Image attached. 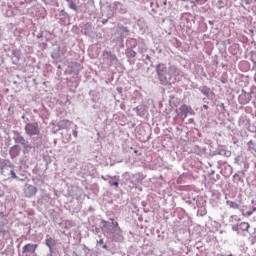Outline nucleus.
<instances>
[{
  "label": "nucleus",
  "mask_w": 256,
  "mask_h": 256,
  "mask_svg": "<svg viewBox=\"0 0 256 256\" xmlns=\"http://www.w3.org/2000/svg\"><path fill=\"white\" fill-rule=\"evenodd\" d=\"M125 38H123V36H114L112 38V43H114V47L116 49V51L119 53V51H121V49H125Z\"/></svg>",
  "instance_id": "16"
},
{
  "label": "nucleus",
  "mask_w": 256,
  "mask_h": 256,
  "mask_svg": "<svg viewBox=\"0 0 256 256\" xmlns=\"http://www.w3.org/2000/svg\"><path fill=\"white\" fill-rule=\"evenodd\" d=\"M207 1H209V0H196V3H197V5H205V3H207Z\"/></svg>",
  "instance_id": "50"
},
{
  "label": "nucleus",
  "mask_w": 256,
  "mask_h": 256,
  "mask_svg": "<svg viewBox=\"0 0 256 256\" xmlns=\"http://www.w3.org/2000/svg\"><path fill=\"white\" fill-rule=\"evenodd\" d=\"M251 99H253V96H251V93L249 92H243L239 96V102L241 103V105H247L251 102Z\"/></svg>",
  "instance_id": "25"
},
{
  "label": "nucleus",
  "mask_w": 256,
  "mask_h": 256,
  "mask_svg": "<svg viewBox=\"0 0 256 256\" xmlns=\"http://www.w3.org/2000/svg\"><path fill=\"white\" fill-rule=\"evenodd\" d=\"M72 135H73V137L77 138V135H78L77 130H73V131H72Z\"/></svg>",
  "instance_id": "55"
},
{
  "label": "nucleus",
  "mask_w": 256,
  "mask_h": 256,
  "mask_svg": "<svg viewBox=\"0 0 256 256\" xmlns=\"http://www.w3.org/2000/svg\"><path fill=\"white\" fill-rule=\"evenodd\" d=\"M37 247H39V244H32L28 243L22 247V253L27 255H35V251H37Z\"/></svg>",
  "instance_id": "18"
},
{
  "label": "nucleus",
  "mask_w": 256,
  "mask_h": 256,
  "mask_svg": "<svg viewBox=\"0 0 256 256\" xmlns=\"http://www.w3.org/2000/svg\"><path fill=\"white\" fill-rule=\"evenodd\" d=\"M60 21L63 23V25H65V23H67V21H69V14H67V12H65V10H61L60 12Z\"/></svg>",
  "instance_id": "36"
},
{
  "label": "nucleus",
  "mask_w": 256,
  "mask_h": 256,
  "mask_svg": "<svg viewBox=\"0 0 256 256\" xmlns=\"http://www.w3.org/2000/svg\"><path fill=\"white\" fill-rule=\"evenodd\" d=\"M110 9V17H113L115 13H120V15H125L127 13V7L123 5L121 2L115 1L109 5Z\"/></svg>",
  "instance_id": "8"
},
{
  "label": "nucleus",
  "mask_w": 256,
  "mask_h": 256,
  "mask_svg": "<svg viewBox=\"0 0 256 256\" xmlns=\"http://www.w3.org/2000/svg\"><path fill=\"white\" fill-rule=\"evenodd\" d=\"M101 179H103V181H109V177H107V176H101Z\"/></svg>",
  "instance_id": "56"
},
{
  "label": "nucleus",
  "mask_w": 256,
  "mask_h": 256,
  "mask_svg": "<svg viewBox=\"0 0 256 256\" xmlns=\"http://www.w3.org/2000/svg\"><path fill=\"white\" fill-rule=\"evenodd\" d=\"M223 256H233V254H227V255H223Z\"/></svg>",
  "instance_id": "64"
},
{
  "label": "nucleus",
  "mask_w": 256,
  "mask_h": 256,
  "mask_svg": "<svg viewBox=\"0 0 256 256\" xmlns=\"http://www.w3.org/2000/svg\"><path fill=\"white\" fill-rule=\"evenodd\" d=\"M169 75H170V81H171V78L173 77L176 83H179V81L183 79V71H181V69H179L175 65H172L169 67Z\"/></svg>",
  "instance_id": "11"
},
{
  "label": "nucleus",
  "mask_w": 256,
  "mask_h": 256,
  "mask_svg": "<svg viewBox=\"0 0 256 256\" xmlns=\"http://www.w3.org/2000/svg\"><path fill=\"white\" fill-rule=\"evenodd\" d=\"M237 49H239V45L233 44L230 48L229 51L232 53V55H237Z\"/></svg>",
  "instance_id": "42"
},
{
  "label": "nucleus",
  "mask_w": 256,
  "mask_h": 256,
  "mask_svg": "<svg viewBox=\"0 0 256 256\" xmlns=\"http://www.w3.org/2000/svg\"><path fill=\"white\" fill-rule=\"evenodd\" d=\"M233 181H234V183H243V177H241V175L235 173L233 175Z\"/></svg>",
  "instance_id": "40"
},
{
  "label": "nucleus",
  "mask_w": 256,
  "mask_h": 256,
  "mask_svg": "<svg viewBox=\"0 0 256 256\" xmlns=\"http://www.w3.org/2000/svg\"><path fill=\"white\" fill-rule=\"evenodd\" d=\"M15 169V164L11 163V160H3L0 167V173L4 177H9V171Z\"/></svg>",
  "instance_id": "12"
},
{
  "label": "nucleus",
  "mask_w": 256,
  "mask_h": 256,
  "mask_svg": "<svg viewBox=\"0 0 256 256\" xmlns=\"http://www.w3.org/2000/svg\"><path fill=\"white\" fill-rule=\"evenodd\" d=\"M14 9L17 11L23 12L25 9H27V5L25 4L24 0H10Z\"/></svg>",
  "instance_id": "21"
},
{
  "label": "nucleus",
  "mask_w": 256,
  "mask_h": 256,
  "mask_svg": "<svg viewBox=\"0 0 256 256\" xmlns=\"http://www.w3.org/2000/svg\"><path fill=\"white\" fill-rule=\"evenodd\" d=\"M83 251H84L85 255H89V251H91V250L89 249V247L83 245Z\"/></svg>",
  "instance_id": "51"
},
{
  "label": "nucleus",
  "mask_w": 256,
  "mask_h": 256,
  "mask_svg": "<svg viewBox=\"0 0 256 256\" xmlns=\"http://www.w3.org/2000/svg\"><path fill=\"white\" fill-rule=\"evenodd\" d=\"M11 58L13 65H19V61L21 60V50L12 49L11 50Z\"/></svg>",
  "instance_id": "23"
},
{
  "label": "nucleus",
  "mask_w": 256,
  "mask_h": 256,
  "mask_svg": "<svg viewBox=\"0 0 256 256\" xmlns=\"http://www.w3.org/2000/svg\"><path fill=\"white\" fill-rule=\"evenodd\" d=\"M9 155L11 159H17V157L21 155V146L19 145L12 146L9 150Z\"/></svg>",
  "instance_id": "26"
},
{
  "label": "nucleus",
  "mask_w": 256,
  "mask_h": 256,
  "mask_svg": "<svg viewBox=\"0 0 256 256\" xmlns=\"http://www.w3.org/2000/svg\"><path fill=\"white\" fill-rule=\"evenodd\" d=\"M156 6H157V7H167V0H159V1L156 3Z\"/></svg>",
  "instance_id": "45"
},
{
  "label": "nucleus",
  "mask_w": 256,
  "mask_h": 256,
  "mask_svg": "<svg viewBox=\"0 0 256 256\" xmlns=\"http://www.w3.org/2000/svg\"><path fill=\"white\" fill-rule=\"evenodd\" d=\"M45 245L48 247L50 253H53V249H55V246L57 245V241L55 238L51 237V235H46L45 238Z\"/></svg>",
  "instance_id": "20"
},
{
  "label": "nucleus",
  "mask_w": 256,
  "mask_h": 256,
  "mask_svg": "<svg viewBox=\"0 0 256 256\" xmlns=\"http://www.w3.org/2000/svg\"><path fill=\"white\" fill-rule=\"evenodd\" d=\"M183 201L187 205H192L194 210L198 209L197 217H205V215H207V201H205L203 197L188 195L183 198Z\"/></svg>",
  "instance_id": "2"
},
{
  "label": "nucleus",
  "mask_w": 256,
  "mask_h": 256,
  "mask_svg": "<svg viewBox=\"0 0 256 256\" xmlns=\"http://www.w3.org/2000/svg\"><path fill=\"white\" fill-rule=\"evenodd\" d=\"M125 55H126L128 63L130 65H135V61H137L135 59V57H137V52L133 49L126 48L125 49Z\"/></svg>",
  "instance_id": "19"
},
{
  "label": "nucleus",
  "mask_w": 256,
  "mask_h": 256,
  "mask_svg": "<svg viewBox=\"0 0 256 256\" xmlns=\"http://www.w3.org/2000/svg\"><path fill=\"white\" fill-rule=\"evenodd\" d=\"M13 135H14L13 141H14L15 145L22 147L23 155H29V153L31 152V149H33V145H31V143H29V140L25 139L21 135V132L14 130Z\"/></svg>",
  "instance_id": "3"
},
{
  "label": "nucleus",
  "mask_w": 256,
  "mask_h": 256,
  "mask_svg": "<svg viewBox=\"0 0 256 256\" xmlns=\"http://www.w3.org/2000/svg\"><path fill=\"white\" fill-rule=\"evenodd\" d=\"M154 5H155V3H153V2L150 3V7H151L152 11H153L154 13H157V11L155 10V8H153Z\"/></svg>",
  "instance_id": "54"
},
{
  "label": "nucleus",
  "mask_w": 256,
  "mask_h": 256,
  "mask_svg": "<svg viewBox=\"0 0 256 256\" xmlns=\"http://www.w3.org/2000/svg\"><path fill=\"white\" fill-rule=\"evenodd\" d=\"M43 1V3H45V5H53V6H55V5H57V0H42Z\"/></svg>",
  "instance_id": "46"
},
{
  "label": "nucleus",
  "mask_w": 256,
  "mask_h": 256,
  "mask_svg": "<svg viewBox=\"0 0 256 256\" xmlns=\"http://www.w3.org/2000/svg\"><path fill=\"white\" fill-rule=\"evenodd\" d=\"M66 54H67V46L64 44H61L53 48L51 57L53 61H56V63H61L62 61H65Z\"/></svg>",
  "instance_id": "5"
},
{
  "label": "nucleus",
  "mask_w": 256,
  "mask_h": 256,
  "mask_svg": "<svg viewBox=\"0 0 256 256\" xmlns=\"http://www.w3.org/2000/svg\"><path fill=\"white\" fill-rule=\"evenodd\" d=\"M129 36V28L125 26H119L118 28V37H122L125 39V37Z\"/></svg>",
  "instance_id": "31"
},
{
  "label": "nucleus",
  "mask_w": 256,
  "mask_h": 256,
  "mask_svg": "<svg viewBox=\"0 0 256 256\" xmlns=\"http://www.w3.org/2000/svg\"><path fill=\"white\" fill-rule=\"evenodd\" d=\"M69 73L70 75L74 73V75H78L79 74V69H76V70H73L71 68H68L66 71H65V74Z\"/></svg>",
  "instance_id": "47"
},
{
  "label": "nucleus",
  "mask_w": 256,
  "mask_h": 256,
  "mask_svg": "<svg viewBox=\"0 0 256 256\" xmlns=\"http://www.w3.org/2000/svg\"><path fill=\"white\" fill-rule=\"evenodd\" d=\"M133 111H135L138 117H145V115H147V110H145L143 106H137L133 108Z\"/></svg>",
  "instance_id": "33"
},
{
  "label": "nucleus",
  "mask_w": 256,
  "mask_h": 256,
  "mask_svg": "<svg viewBox=\"0 0 256 256\" xmlns=\"http://www.w3.org/2000/svg\"><path fill=\"white\" fill-rule=\"evenodd\" d=\"M102 232L106 237L112 238L114 243H123L125 236H123V230L119 227V222L115 219L101 220Z\"/></svg>",
  "instance_id": "1"
},
{
  "label": "nucleus",
  "mask_w": 256,
  "mask_h": 256,
  "mask_svg": "<svg viewBox=\"0 0 256 256\" xmlns=\"http://www.w3.org/2000/svg\"><path fill=\"white\" fill-rule=\"evenodd\" d=\"M212 157L217 155H222L223 157H229L231 155V151L226 150L223 146H219L216 150L211 152Z\"/></svg>",
  "instance_id": "22"
},
{
  "label": "nucleus",
  "mask_w": 256,
  "mask_h": 256,
  "mask_svg": "<svg viewBox=\"0 0 256 256\" xmlns=\"http://www.w3.org/2000/svg\"><path fill=\"white\" fill-rule=\"evenodd\" d=\"M203 109H205V110L207 111V109H209V105L204 104V105H203Z\"/></svg>",
  "instance_id": "61"
},
{
  "label": "nucleus",
  "mask_w": 256,
  "mask_h": 256,
  "mask_svg": "<svg viewBox=\"0 0 256 256\" xmlns=\"http://www.w3.org/2000/svg\"><path fill=\"white\" fill-rule=\"evenodd\" d=\"M108 177V183L110 185V187H115L117 189V187H119V176L117 175H114V176H110V175H107Z\"/></svg>",
  "instance_id": "29"
},
{
  "label": "nucleus",
  "mask_w": 256,
  "mask_h": 256,
  "mask_svg": "<svg viewBox=\"0 0 256 256\" xmlns=\"http://www.w3.org/2000/svg\"><path fill=\"white\" fill-rule=\"evenodd\" d=\"M36 38H37V39H41V38H43V33H39V34H37Z\"/></svg>",
  "instance_id": "57"
},
{
  "label": "nucleus",
  "mask_w": 256,
  "mask_h": 256,
  "mask_svg": "<svg viewBox=\"0 0 256 256\" xmlns=\"http://www.w3.org/2000/svg\"><path fill=\"white\" fill-rule=\"evenodd\" d=\"M199 91L202 95L207 97V99H209V101H214L215 92H213V90H211V88H209L208 86H202L199 88Z\"/></svg>",
  "instance_id": "17"
},
{
  "label": "nucleus",
  "mask_w": 256,
  "mask_h": 256,
  "mask_svg": "<svg viewBox=\"0 0 256 256\" xmlns=\"http://www.w3.org/2000/svg\"><path fill=\"white\" fill-rule=\"evenodd\" d=\"M255 211H256V206H252L247 211L243 210L242 215H243V217H251V215H253V213H255Z\"/></svg>",
  "instance_id": "37"
},
{
  "label": "nucleus",
  "mask_w": 256,
  "mask_h": 256,
  "mask_svg": "<svg viewBox=\"0 0 256 256\" xmlns=\"http://www.w3.org/2000/svg\"><path fill=\"white\" fill-rule=\"evenodd\" d=\"M24 51H25V53H33V47H31V46H25L24 47Z\"/></svg>",
  "instance_id": "49"
},
{
  "label": "nucleus",
  "mask_w": 256,
  "mask_h": 256,
  "mask_svg": "<svg viewBox=\"0 0 256 256\" xmlns=\"http://www.w3.org/2000/svg\"><path fill=\"white\" fill-rule=\"evenodd\" d=\"M96 246L98 247V249H104V251H111V248L109 247V245H107V243H105L103 238L97 240Z\"/></svg>",
  "instance_id": "32"
},
{
  "label": "nucleus",
  "mask_w": 256,
  "mask_h": 256,
  "mask_svg": "<svg viewBox=\"0 0 256 256\" xmlns=\"http://www.w3.org/2000/svg\"><path fill=\"white\" fill-rule=\"evenodd\" d=\"M251 203H252V205H254V207L256 206V201L255 200H252Z\"/></svg>",
  "instance_id": "63"
},
{
  "label": "nucleus",
  "mask_w": 256,
  "mask_h": 256,
  "mask_svg": "<svg viewBox=\"0 0 256 256\" xmlns=\"http://www.w3.org/2000/svg\"><path fill=\"white\" fill-rule=\"evenodd\" d=\"M116 91H117L118 93H123V88L118 87V88L116 89Z\"/></svg>",
  "instance_id": "58"
},
{
  "label": "nucleus",
  "mask_w": 256,
  "mask_h": 256,
  "mask_svg": "<svg viewBox=\"0 0 256 256\" xmlns=\"http://www.w3.org/2000/svg\"><path fill=\"white\" fill-rule=\"evenodd\" d=\"M68 4L69 9L75 11V13H79V7H77V3L73 2L72 0H65Z\"/></svg>",
  "instance_id": "35"
},
{
  "label": "nucleus",
  "mask_w": 256,
  "mask_h": 256,
  "mask_svg": "<svg viewBox=\"0 0 256 256\" xmlns=\"http://www.w3.org/2000/svg\"><path fill=\"white\" fill-rule=\"evenodd\" d=\"M231 219H232L233 221H241V218H239V216H237V215H232V216H231Z\"/></svg>",
  "instance_id": "52"
},
{
  "label": "nucleus",
  "mask_w": 256,
  "mask_h": 256,
  "mask_svg": "<svg viewBox=\"0 0 256 256\" xmlns=\"http://www.w3.org/2000/svg\"><path fill=\"white\" fill-rule=\"evenodd\" d=\"M136 47L138 48V53H141V55L147 53V44L145 43V40L138 39Z\"/></svg>",
  "instance_id": "28"
},
{
  "label": "nucleus",
  "mask_w": 256,
  "mask_h": 256,
  "mask_svg": "<svg viewBox=\"0 0 256 256\" xmlns=\"http://www.w3.org/2000/svg\"><path fill=\"white\" fill-rule=\"evenodd\" d=\"M57 129L54 130V133H57L58 131H63V129H69L71 127V121L69 120H60L57 124Z\"/></svg>",
  "instance_id": "27"
},
{
  "label": "nucleus",
  "mask_w": 256,
  "mask_h": 256,
  "mask_svg": "<svg viewBox=\"0 0 256 256\" xmlns=\"http://www.w3.org/2000/svg\"><path fill=\"white\" fill-rule=\"evenodd\" d=\"M176 113L180 117V119H187L188 115H195V111H193V108L187 104H183L181 107L176 109Z\"/></svg>",
  "instance_id": "9"
},
{
  "label": "nucleus",
  "mask_w": 256,
  "mask_h": 256,
  "mask_svg": "<svg viewBox=\"0 0 256 256\" xmlns=\"http://www.w3.org/2000/svg\"><path fill=\"white\" fill-rule=\"evenodd\" d=\"M143 179H145V175H143V173L141 172L132 174L131 176L132 185H139V183H143Z\"/></svg>",
  "instance_id": "24"
},
{
  "label": "nucleus",
  "mask_w": 256,
  "mask_h": 256,
  "mask_svg": "<svg viewBox=\"0 0 256 256\" xmlns=\"http://www.w3.org/2000/svg\"><path fill=\"white\" fill-rule=\"evenodd\" d=\"M138 42L139 40L135 38H128L125 43L126 49H135V47H137Z\"/></svg>",
  "instance_id": "30"
},
{
  "label": "nucleus",
  "mask_w": 256,
  "mask_h": 256,
  "mask_svg": "<svg viewBox=\"0 0 256 256\" xmlns=\"http://www.w3.org/2000/svg\"><path fill=\"white\" fill-rule=\"evenodd\" d=\"M21 119H23V122L25 123V121H27V119H29V118H27V117L25 116V114H24V115H22Z\"/></svg>",
  "instance_id": "59"
},
{
  "label": "nucleus",
  "mask_w": 256,
  "mask_h": 256,
  "mask_svg": "<svg viewBox=\"0 0 256 256\" xmlns=\"http://www.w3.org/2000/svg\"><path fill=\"white\" fill-rule=\"evenodd\" d=\"M143 61H145L146 65H149L151 63V67H153V61H151V56L149 54L143 55Z\"/></svg>",
  "instance_id": "41"
},
{
  "label": "nucleus",
  "mask_w": 256,
  "mask_h": 256,
  "mask_svg": "<svg viewBox=\"0 0 256 256\" xmlns=\"http://www.w3.org/2000/svg\"><path fill=\"white\" fill-rule=\"evenodd\" d=\"M156 74L160 85L167 87V85L171 84L169 68H167V65L163 63L156 65Z\"/></svg>",
  "instance_id": "4"
},
{
  "label": "nucleus",
  "mask_w": 256,
  "mask_h": 256,
  "mask_svg": "<svg viewBox=\"0 0 256 256\" xmlns=\"http://www.w3.org/2000/svg\"><path fill=\"white\" fill-rule=\"evenodd\" d=\"M108 21H109V20H107V19H103V20H102V24H103V25H107V22H108Z\"/></svg>",
  "instance_id": "60"
},
{
  "label": "nucleus",
  "mask_w": 256,
  "mask_h": 256,
  "mask_svg": "<svg viewBox=\"0 0 256 256\" xmlns=\"http://www.w3.org/2000/svg\"><path fill=\"white\" fill-rule=\"evenodd\" d=\"M71 227H73V221L67 220L65 222V229H71Z\"/></svg>",
  "instance_id": "48"
},
{
  "label": "nucleus",
  "mask_w": 256,
  "mask_h": 256,
  "mask_svg": "<svg viewBox=\"0 0 256 256\" xmlns=\"http://www.w3.org/2000/svg\"><path fill=\"white\" fill-rule=\"evenodd\" d=\"M25 127L24 131L28 137H35V135H41V128H39V124L37 122H29V119L24 121Z\"/></svg>",
  "instance_id": "7"
},
{
  "label": "nucleus",
  "mask_w": 256,
  "mask_h": 256,
  "mask_svg": "<svg viewBox=\"0 0 256 256\" xmlns=\"http://www.w3.org/2000/svg\"><path fill=\"white\" fill-rule=\"evenodd\" d=\"M216 7L217 9H224L225 8V2H223V0H218L216 3Z\"/></svg>",
  "instance_id": "44"
},
{
  "label": "nucleus",
  "mask_w": 256,
  "mask_h": 256,
  "mask_svg": "<svg viewBox=\"0 0 256 256\" xmlns=\"http://www.w3.org/2000/svg\"><path fill=\"white\" fill-rule=\"evenodd\" d=\"M181 21L184 27L191 29L193 27V24H195V16H193V14L191 13H185L182 15Z\"/></svg>",
  "instance_id": "15"
},
{
  "label": "nucleus",
  "mask_w": 256,
  "mask_h": 256,
  "mask_svg": "<svg viewBox=\"0 0 256 256\" xmlns=\"http://www.w3.org/2000/svg\"><path fill=\"white\" fill-rule=\"evenodd\" d=\"M28 192L30 197H33V195H37V187L35 186H28Z\"/></svg>",
  "instance_id": "39"
},
{
  "label": "nucleus",
  "mask_w": 256,
  "mask_h": 256,
  "mask_svg": "<svg viewBox=\"0 0 256 256\" xmlns=\"http://www.w3.org/2000/svg\"><path fill=\"white\" fill-rule=\"evenodd\" d=\"M103 57L110 61V67H119V59L117 58V55H115L113 52L109 50H104Z\"/></svg>",
  "instance_id": "13"
},
{
  "label": "nucleus",
  "mask_w": 256,
  "mask_h": 256,
  "mask_svg": "<svg viewBox=\"0 0 256 256\" xmlns=\"http://www.w3.org/2000/svg\"><path fill=\"white\" fill-rule=\"evenodd\" d=\"M25 5H32L33 11H35L36 17L39 15H43L45 13V8H43L39 3H37V0H24Z\"/></svg>",
  "instance_id": "14"
},
{
  "label": "nucleus",
  "mask_w": 256,
  "mask_h": 256,
  "mask_svg": "<svg viewBox=\"0 0 256 256\" xmlns=\"http://www.w3.org/2000/svg\"><path fill=\"white\" fill-rule=\"evenodd\" d=\"M82 33L86 35V37H90V39H95V37H97V31H95V27L90 22H87L82 26Z\"/></svg>",
  "instance_id": "10"
},
{
  "label": "nucleus",
  "mask_w": 256,
  "mask_h": 256,
  "mask_svg": "<svg viewBox=\"0 0 256 256\" xmlns=\"http://www.w3.org/2000/svg\"><path fill=\"white\" fill-rule=\"evenodd\" d=\"M73 67H79V65L77 63H74L72 64L71 69H73Z\"/></svg>",
  "instance_id": "62"
},
{
  "label": "nucleus",
  "mask_w": 256,
  "mask_h": 256,
  "mask_svg": "<svg viewBox=\"0 0 256 256\" xmlns=\"http://www.w3.org/2000/svg\"><path fill=\"white\" fill-rule=\"evenodd\" d=\"M226 205L230 207V209H239V204L235 201L227 200Z\"/></svg>",
  "instance_id": "38"
},
{
  "label": "nucleus",
  "mask_w": 256,
  "mask_h": 256,
  "mask_svg": "<svg viewBox=\"0 0 256 256\" xmlns=\"http://www.w3.org/2000/svg\"><path fill=\"white\" fill-rule=\"evenodd\" d=\"M7 179H15L16 181H23V179L19 178V176H17V173H15V168H12L9 173L8 176H6Z\"/></svg>",
  "instance_id": "34"
},
{
  "label": "nucleus",
  "mask_w": 256,
  "mask_h": 256,
  "mask_svg": "<svg viewBox=\"0 0 256 256\" xmlns=\"http://www.w3.org/2000/svg\"><path fill=\"white\" fill-rule=\"evenodd\" d=\"M190 3H191V5H193L194 7H197V5H199V4H197V0H191Z\"/></svg>",
  "instance_id": "53"
},
{
  "label": "nucleus",
  "mask_w": 256,
  "mask_h": 256,
  "mask_svg": "<svg viewBox=\"0 0 256 256\" xmlns=\"http://www.w3.org/2000/svg\"><path fill=\"white\" fill-rule=\"evenodd\" d=\"M195 69L198 71V73H201V75H205V68H203L200 64L195 65Z\"/></svg>",
  "instance_id": "43"
},
{
  "label": "nucleus",
  "mask_w": 256,
  "mask_h": 256,
  "mask_svg": "<svg viewBox=\"0 0 256 256\" xmlns=\"http://www.w3.org/2000/svg\"><path fill=\"white\" fill-rule=\"evenodd\" d=\"M249 229H251L249 222H240L232 225V231L239 237H247V235H250L251 233L249 232Z\"/></svg>",
  "instance_id": "6"
}]
</instances>
